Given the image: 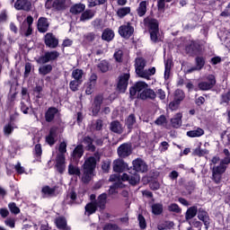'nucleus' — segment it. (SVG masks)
Returning a JSON list of instances; mask_svg holds the SVG:
<instances>
[{"mask_svg":"<svg viewBox=\"0 0 230 230\" xmlns=\"http://www.w3.org/2000/svg\"><path fill=\"white\" fill-rule=\"evenodd\" d=\"M84 184H89L93 179L94 170H96V158L94 156L88 157L82 165Z\"/></svg>","mask_w":230,"mask_h":230,"instance_id":"1","label":"nucleus"},{"mask_svg":"<svg viewBox=\"0 0 230 230\" xmlns=\"http://www.w3.org/2000/svg\"><path fill=\"white\" fill-rule=\"evenodd\" d=\"M217 85V77L213 74L208 75L203 81L198 84L199 91H211Z\"/></svg>","mask_w":230,"mask_h":230,"instance_id":"2","label":"nucleus"},{"mask_svg":"<svg viewBox=\"0 0 230 230\" xmlns=\"http://www.w3.org/2000/svg\"><path fill=\"white\" fill-rule=\"evenodd\" d=\"M60 57V52L57 50L46 51L44 55L36 59L37 64H49V62H57Z\"/></svg>","mask_w":230,"mask_h":230,"instance_id":"3","label":"nucleus"},{"mask_svg":"<svg viewBox=\"0 0 230 230\" xmlns=\"http://www.w3.org/2000/svg\"><path fill=\"white\" fill-rule=\"evenodd\" d=\"M129 80L130 73H123L119 76L116 91L119 92V94H125L127 93Z\"/></svg>","mask_w":230,"mask_h":230,"instance_id":"4","label":"nucleus"},{"mask_svg":"<svg viewBox=\"0 0 230 230\" xmlns=\"http://www.w3.org/2000/svg\"><path fill=\"white\" fill-rule=\"evenodd\" d=\"M46 6L53 8L55 12H64L67 9V0H47Z\"/></svg>","mask_w":230,"mask_h":230,"instance_id":"5","label":"nucleus"},{"mask_svg":"<svg viewBox=\"0 0 230 230\" xmlns=\"http://www.w3.org/2000/svg\"><path fill=\"white\" fill-rule=\"evenodd\" d=\"M185 51L187 55H199L202 53V44L199 40H191L190 44L186 45Z\"/></svg>","mask_w":230,"mask_h":230,"instance_id":"6","label":"nucleus"},{"mask_svg":"<svg viewBox=\"0 0 230 230\" xmlns=\"http://www.w3.org/2000/svg\"><path fill=\"white\" fill-rule=\"evenodd\" d=\"M119 35L122 39H130L134 35V26H132V23L128 22L126 24L120 25L119 27Z\"/></svg>","mask_w":230,"mask_h":230,"instance_id":"7","label":"nucleus"},{"mask_svg":"<svg viewBox=\"0 0 230 230\" xmlns=\"http://www.w3.org/2000/svg\"><path fill=\"white\" fill-rule=\"evenodd\" d=\"M133 170L137 173H146L148 172V164L142 158H136L132 162Z\"/></svg>","mask_w":230,"mask_h":230,"instance_id":"8","label":"nucleus"},{"mask_svg":"<svg viewBox=\"0 0 230 230\" xmlns=\"http://www.w3.org/2000/svg\"><path fill=\"white\" fill-rule=\"evenodd\" d=\"M117 154L119 159H127V157H129V155H132V145L128 143L121 144L117 148Z\"/></svg>","mask_w":230,"mask_h":230,"instance_id":"9","label":"nucleus"},{"mask_svg":"<svg viewBox=\"0 0 230 230\" xmlns=\"http://www.w3.org/2000/svg\"><path fill=\"white\" fill-rule=\"evenodd\" d=\"M145 67H146V60H145L143 58H137L135 61V72L140 78L141 76H146Z\"/></svg>","mask_w":230,"mask_h":230,"instance_id":"10","label":"nucleus"},{"mask_svg":"<svg viewBox=\"0 0 230 230\" xmlns=\"http://www.w3.org/2000/svg\"><path fill=\"white\" fill-rule=\"evenodd\" d=\"M43 40L47 48H50L51 49L58 48V39L53 35V32H48L44 36Z\"/></svg>","mask_w":230,"mask_h":230,"instance_id":"11","label":"nucleus"},{"mask_svg":"<svg viewBox=\"0 0 230 230\" xmlns=\"http://www.w3.org/2000/svg\"><path fill=\"white\" fill-rule=\"evenodd\" d=\"M148 87V84L145 81H138L134 84L133 86L129 88V94L132 98L137 94V93H141V91H144Z\"/></svg>","mask_w":230,"mask_h":230,"instance_id":"12","label":"nucleus"},{"mask_svg":"<svg viewBox=\"0 0 230 230\" xmlns=\"http://www.w3.org/2000/svg\"><path fill=\"white\" fill-rule=\"evenodd\" d=\"M126 170H128V164L125 163L123 158H118L113 162V172L115 173H123Z\"/></svg>","mask_w":230,"mask_h":230,"instance_id":"13","label":"nucleus"},{"mask_svg":"<svg viewBox=\"0 0 230 230\" xmlns=\"http://www.w3.org/2000/svg\"><path fill=\"white\" fill-rule=\"evenodd\" d=\"M59 112L58 108L54 106L49 107L45 111V121L47 123H53V121H55V118H57Z\"/></svg>","mask_w":230,"mask_h":230,"instance_id":"14","label":"nucleus"},{"mask_svg":"<svg viewBox=\"0 0 230 230\" xmlns=\"http://www.w3.org/2000/svg\"><path fill=\"white\" fill-rule=\"evenodd\" d=\"M137 98L140 100H155L157 93L152 88H145L140 93L137 94Z\"/></svg>","mask_w":230,"mask_h":230,"instance_id":"15","label":"nucleus"},{"mask_svg":"<svg viewBox=\"0 0 230 230\" xmlns=\"http://www.w3.org/2000/svg\"><path fill=\"white\" fill-rule=\"evenodd\" d=\"M103 103V96L102 94H98L94 97L93 104V116H98L100 111H102V104Z\"/></svg>","mask_w":230,"mask_h":230,"instance_id":"16","label":"nucleus"},{"mask_svg":"<svg viewBox=\"0 0 230 230\" xmlns=\"http://www.w3.org/2000/svg\"><path fill=\"white\" fill-rule=\"evenodd\" d=\"M93 202L99 211H104L105 208H107V193H102L98 196L97 200Z\"/></svg>","mask_w":230,"mask_h":230,"instance_id":"17","label":"nucleus"},{"mask_svg":"<svg viewBox=\"0 0 230 230\" xmlns=\"http://www.w3.org/2000/svg\"><path fill=\"white\" fill-rule=\"evenodd\" d=\"M56 168L58 173H64L66 172V155H58L56 157Z\"/></svg>","mask_w":230,"mask_h":230,"instance_id":"18","label":"nucleus"},{"mask_svg":"<svg viewBox=\"0 0 230 230\" xmlns=\"http://www.w3.org/2000/svg\"><path fill=\"white\" fill-rule=\"evenodd\" d=\"M14 8L16 10L30 12V10H31V2H30L29 0H16V2L14 3Z\"/></svg>","mask_w":230,"mask_h":230,"instance_id":"19","label":"nucleus"},{"mask_svg":"<svg viewBox=\"0 0 230 230\" xmlns=\"http://www.w3.org/2000/svg\"><path fill=\"white\" fill-rule=\"evenodd\" d=\"M38 31L40 33H46L49 29V22H48V18L40 17L37 23Z\"/></svg>","mask_w":230,"mask_h":230,"instance_id":"20","label":"nucleus"},{"mask_svg":"<svg viewBox=\"0 0 230 230\" xmlns=\"http://www.w3.org/2000/svg\"><path fill=\"white\" fill-rule=\"evenodd\" d=\"M198 218L203 222L204 226L208 227L209 226V214L203 208L198 209Z\"/></svg>","mask_w":230,"mask_h":230,"instance_id":"21","label":"nucleus"},{"mask_svg":"<svg viewBox=\"0 0 230 230\" xmlns=\"http://www.w3.org/2000/svg\"><path fill=\"white\" fill-rule=\"evenodd\" d=\"M83 143L86 145V150L88 152H96V146H94V139L90 136H85L83 137Z\"/></svg>","mask_w":230,"mask_h":230,"instance_id":"22","label":"nucleus"},{"mask_svg":"<svg viewBox=\"0 0 230 230\" xmlns=\"http://www.w3.org/2000/svg\"><path fill=\"white\" fill-rule=\"evenodd\" d=\"M137 123V119H136V114L131 113L128 116V118L125 119V126L128 129V132H132L134 128V125Z\"/></svg>","mask_w":230,"mask_h":230,"instance_id":"23","label":"nucleus"},{"mask_svg":"<svg viewBox=\"0 0 230 230\" xmlns=\"http://www.w3.org/2000/svg\"><path fill=\"white\" fill-rule=\"evenodd\" d=\"M56 191L57 186L51 188L49 185H45L41 189V193L43 197H57Z\"/></svg>","mask_w":230,"mask_h":230,"instance_id":"24","label":"nucleus"},{"mask_svg":"<svg viewBox=\"0 0 230 230\" xmlns=\"http://www.w3.org/2000/svg\"><path fill=\"white\" fill-rule=\"evenodd\" d=\"M84 145L79 144L73 150L71 156L73 157V159H82V157L84 156Z\"/></svg>","mask_w":230,"mask_h":230,"instance_id":"25","label":"nucleus"},{"mask_svg":"<svg viewBox=\"0 0 230 230\" xmlns=\"http://www.w3.org/2000/svg\"><path fill=\"white\" fill-rule=\"evenodd\" d=\"M199 213V208L197 206L190 207L185 212V220H191L195 218Z\"/></svg>","mask_w":230,"mask_h":230,"instance_id":"26","label":"nucleus"},{"mask_svg":"<svg viewBox=\"0 0 230 230\" xmlns=\"http://www.w3.org/2000/svg\"><path fill=\"white\" fill-rule=\"evenodd\" d=\"M110 130L114 132V134H121L123 132L121 122H119V120L111 121L110 124Z\"/></svg>","mask_w":230,"mask_h":230,"instance_id":"27","label":"nucleus"},{"mask_svg":"<svg viewBox=\"0 0 230 230\" xmlns=\"http://www.w3.org/2000/svg\"><path fill=\"white\" fill-rule=\"evenodd\" d=\"M102 39L106 42H111V40H114V31L109 28L105 29L102 31Z\"/></svg>","mask_w":230,"mask_h":230,"instance_id":"28","label":"nucleus"},{"mask_svg":"<svg viewBox=\"0 0 230 230\" xmlns=\"http://www.w3.org/2000/svg\"><path fill=\"white\" fill-rule=\"evenodd\" d=\"M85 11L84 4H75L70 7V13L73 15H78V13H82V12Z\"/></svg>","mask_w":230,"mask_h":230,"instance_id":"29","label":"nucleus"},{"mask_svg":"<svg viewBox=\"0 0 230 230\" xmlns=\"http://www.w3.org/2000/svg\"><path fill=\"white\" fill-rule=\"evenodd\" d=\"M94 11L91 10V9H87L85 11H83L81 16H80V21L82 22H85V21H91V19H93V17H94Z\"/></svg>","mask_w":230,"mask_h":230,"instance_id":"30","label":"nucleus"},{"mask_svg":"<svg viewBox=\"0 0 230 230\" xmlns=\"http://www.w3.org/2000/svg\"><path fill=\"white\" fill-rule=\"evenodd\" d=\"M38 71H39V75H41V76H46V75H49V73L53 71V65L51 64L43 65L39 67Z\"/></svg>","mask_w":230,"mask_h":230,"instance_id":"31","label":"nucleus"},{"mask_svg":"<svg viewBox=\"0 0 230 230\" xmlns=\"http://www.w3.org/2000/svg\"><path fill=\"white\" fill-rule=\"evenodd\" d=\"M72 78L84 84V70L75 68L72 71Z\"/></svg>","mask_w":230,"mask_h":230,"instance_id":"32","label":"nucleus"},{"mask_svg":"<svg viewBox=\"0 0 230 230\" xmlns=\"http://www.w3.org/2000/svg\"><path fill=\"white\" fill-rule=\"evenodd\" d=\"M55 224L58 229H66L67 227V220L64 216L58 217L55 219Z\"/></svg>","mask_w":230,"mask_h":230,"instance_id":"33","label":"nucleus"},{"mask_svg":"<svg viewBox=\"0 0 230 230\" xmlns=\"http://www.w3.org/2000/svg\"><path fill=\"white\" fill-rule=\"evenodd\" d=\"M147 4L148 3L146 0L139 3L138 8L137 9V13L138 17H144V15L146 14Z\"/></svg>","mask_w":230,"mask_h":230,"instance_id":"34","label":"nucleus"},{"mask_svg":"<svg viewBox=\"0 0 230 230\" xmlns=\"http://www.w3.org/2000/svg\"><path fill=\"white\" fill-rule=\"evenodd\" d=\"M182 123V114L178 113L171 119V125L173 128H179Z\"/></svg>","mask_w":230,"mask_h":230,"instance_id":"35","label":"nucleus"},{"mask_svg":"<svg viewBox=\"0 0 230 230\" xmlns=\"http://www.w3.org/2000/svg\"><path fill=\"white\" fill-rule=\"evenodd\" d=\"M153 215L159 216L163 215V211L164 208L163 207V203H155L151 206Z\"/></svg>","mask_w":230,"mask_h":230,"instance_id":"36","label":"nucleus"},{"mask_svg":"<svg viewBox=\"0 0 230 230\" xmlns=\"http://www.w3.org/2000/svg\"><path fill=\"white\" fill-rule=\"evenodd\" d=\"M188 137H200L204 136V129L197 128L196 129L187 131Z\"/></svg>","mask_w":230,"mask_h":230,"instance_id":"37","label":"nucleus"},{"mask_svg":"<svg viewBox=\"0 0 230 230\" xmlns=\"http://www.w3.org/2000/svg\"><path fill=\"white\" fill-rule=\"evenodd\" d=\"M66 199H70V200L67 202L68 206H75V204H78L76 201L78 199V194H76V191L71 190L67 195Z\"/></svg>","mask_w":230,"mask_h":230,"instance_id":"38","label":"nucleus"},{"mask_svg":"<svg viewBox=\"0 0 230 230\" xmlns=\"http://www.w3.org/2000/svg\"><path fill=\"white\" fill-rule=\"evenodd\" d=\"M195 65L199 71H202V69H204V66H206V58L202 56H197L195 58Z\"/></svg>","mask_w":230,"mask_h":230,"instance_id":"39","label":"nucleus"},{"mask_svg":"<svg viewBox=\"0 0 230 230\" xmlns=\"http://www.w3.org/2000/svg\"><path fill=\"white\" fill-rule=\"evenodd\" d=\"M147 26L149 31H159V21L157 19L149 20Z\"/></svg>","mask_w":230,"mask_h":230,"instance_id":"40","label":"nucleus"},{"mask_svg":"<svg viewBox=\"0 0 230 230\" xmlns=\"http://www.w3.org/2000/svg\"><path fill=\"white\" fill-rule=\"evenodd\" d=\"M84 209L88 215H94L96 211H98V208L96 207V203L94 201H91L84 207Z\"/></svg>","mask_w":230,"mask_h":230,"instance_id":"41","label":"nucleus"},{"mask_svg":"<svg viewBox=\"0 0 230 230\" xmlns=\"http://www.w3.org/2000/svg\"><path fill=\"white\" fill-rule=\"evenodd\" d=\"M68 173L70 175H75L76 177H80L82 175V172L80 171V167L70 164L68 165Z\"/></svg>","mask_w":230,"mask_h":230,"instance_id":"42","label":"nucleus"},{"mask_svg":"<svg viewBox=\"0 0 230 230\" xmlns=\"http://www.w3.org/2000/svg\"><path fill=\"white\" fill-rule=\"evenodd\" d=\"M230 103V90L223 93L220 95V105H229Z\"/></svg>","mask_w":230,"mask_h":230,"instance_id":"43","label":"nucleus"},{"mask_svg":"<svg viewBox=\"0 0 230 230\" xmlns=\"http://www.w3.org/2000/svg\"><path fill=\"white\" fill-rule=\"evenodd\" d=\"M97 67L100 69L101 73H107L111 68V65L109 64V61L103 59L98 64Z\"/></svg>","mask_w":230,"mask_h":230,"instance_id":"44","label":"nucleus"},{"mask_svg":"<svg viewBox=\"0 0 230 230\" xmlns=\"http://www.w3.org/2000/svg\"><path fill=\"white\" fill-rule=\"evenodd\" d=\"M33 155L36 159H42V145L36 144L33 149Z\"/></svg>","mask_w":230,"mask_h":230,"instance_id":"45","label":"nucleus"},{"mask_svg":"<svg viewBox=\"0 0 230 230\" xmlns=\"http://www.w3.org/2000/svg\"><path fill=\"white\" fill-rule=\"evenodd\" d=\"M226 170H227V166L222 165V164H219V165L213 167L212 173H217L219 175H224V173H226Z\"/></svg>","mask_w":230,"mask_h":230,"instance_id":"46","label":"nucleus"},{"mask_svg":"<svg viewBox=\"0 0 230 230\" xmlns=\"http://www.w3.org/2000/svg\"><path fill=\"white\" fill-rule=\"evenodd\" d=\"M130 13V7H120L117 11V15L120 19H123V17L128 15Z\"/></svg>","mask_w":230,"mask_h":230,"instance_id":"47","label":"nucleus"},{"mask_svg":"<svg viewBox=\"0 0 230 230\" xmlns=\"http://www.w3.org/2000/svg\"><path fill=\"white\" fill-rule=\"evenodd\" d=\"M167 209L168 211H170V213H176L178 215L182 213V208H181V207H179L177 203H172L167 207Z\"/></svg>","mask_w":230,"mask_h":230,"instance_id":"48","label":"nucleus"},{"mask_svg":"<svg viewBox=\"0 0 230 230\" xmlns=\"http://www.w3.org/2000/svg\"><path fill=\"white\" fill-rule=\"evenodd\" d=\"M107 0H88V8H94V6H102L106 4Z\"/></svg>","mask_w":230,"mask_h":230,"instance_id":"49","label":"nucleus"},{"mask_svg":"<svg viewBox=\"0 0 230 230\" xmlns=\"http://www.w3.org/2000/svg\"><path fill=\"white\" fill-rule=\"evenodd\" d=\"M195 188H197V183L193 181H190L185 184V190L189 195H191L195 191Z\"/></svg>","mask_w":230,"mask_h":230,"instance_id":"50","label":"nucleus"},{"mask_svg":"<svg viewBox=\"0 0 230 230\" xmlns=\"http://www.w3.org/2000/svg\"><path fill=\"white\" fill-rule=\"evenodd\" d=\"M186 98V95L184 94V91L181 89H177L174 93V100L180 102V103Z\"/></svg>","mask_w":230,"mask_h":230,"instance_id":"51","label":"nucleus"},{"mask_svg":"<svg viewBox=\"0 0 230 230\" xmlns=\"http://www.w3.org/2000/svg\"><path fill=\"white\" fill-rule=\"evenodd\" d=\"M82 84V82L74 79L69 83V87L73 91V93H76V91H78V87H80Z\"/></svg>","mask_w":230,"mask_h":230,"instance_id":"52","label":"nucleus"},{"mask_svg":"<svg viewBox=\"0 0 230 230\" xmlns=\"http://www.w3.org/2000/svg\"><path fill=\"white\" fill-rule=\"evenodd\" d=\"M8 208L13 215H19V213H21V208L17 207V204H15V202L9 203Z\"/></svg>","mask_w":230,"mask_h":230,"instance_id":"53","label":"nucleus"},{"mask_svg":"<svg viewBox=\"0 0 230 230\" xmlns=\"http://www.w3.org/2000/svg\"><path fill=\"white\" fill-rule=\"evenodd\" d=\"M113 58L115 59L116 62H118L119 64H121V62H123V50L119 49L115 51L113 55Z\"/></svg>","mask_w":230,"mask_h":230,"instance_id":"54","label":"nucleus"},{"mask_svg":"<svg viewBox=\"0 0 230 230\" xmlns=\"http://www.w3.org/2000/svg\"><path fill=\"white\" fill-rule=\"evenodd\" d=\"M149 33H150V39L152 42H154L155 44H157V42H160L159 31H149Z\"/></svg>","mask_w":230,"mask_h":230,"instance_id":"55","label":"nucleus"},{"mask_svg":"<svg viewBox=\"0 0 230 230\" xmlns=\"http://www.w3.org/2000/svg\"><path fill=\"white\" fill-rule=\"evenodd\" d=\"M146 76H140V78H145L146 80H150V76H154L155 75V66L148 68V70H144Z\"/></svg>","mask_w":230,"mask_h":230,"instance_id":"56","label":"nucleus"},{"mask_svg":"<svg viewBox=\"0 0 230 230\" xmlns=\"http://www.w3.org/2000/svg\"><path fill=\"white\" fill-rule=\"evenodd\" d=\"M137 220L140 229H145L146 227V219L145 218V216H143V214H139Z\"/></svg>","mask_w":230,"mask_h":230,"instance_id":"57","label":"nucleus"},{"mask_svg":"<svg viewBox=\"0 0 230 230\" xmlns=\"http://www.w3.org/2000/svg\"><path fill=\"white\" fill-rule=\"evenodd\" d=\"M139 181H140L139 175L134 174V175L129 176V181L128 182H129V184H131V186H136V185L138 184Z\"/></svg>","mask_w":230,"mask_h":230,"instance_id":"58","label":"nucleus"},{"mask_svg":"<svg viewBox=\"0 0 230 230\" xmlns=\"http://www.w3.org/2000/svg\"><path fill=\"white\" fill-rule=\"evenodd\" d=\"M149 188L152 190V191H157V190L161 189V183H159L157 181H152L149 182Z\"/></svg>","mask_w":230,"mask_h":230,"instance_id":"59","label":"nucleus"},{"mask_svg":"<svg viewBox=\"0 0 230 230\" xmlns=\"http://www.w3.org/2000/svg\"><path fill=\"white\" fill-rule=\"evenodd\" d=\"M42 91H43V88L41 85H36L33 88V93H36V98H38V100H40V98H42V96H43Z\"/></svg>","mask_w":230,"mask_h":230,"instance_id":"60","label":"nucleus"},{"mask_svg":"<svg viewBox=\"0 0 230 230\" xmlns=\"http://www.w3.org/2000/svg\"><path fill=\"white\" fill-rule=\"evenodd\" d=\"M211 180L215 184H220L222 182V174H217V172H212Z\"/></svg>","mask_w":230,"mask_h":230,"instance_id":"61","label":"nucleus"},{"mask_svg":"<svg viewBox=\"0 0 230 230\" xmlns=\"http://www.w3.org/2000/svg\"><path fill=\"white\" fill-rule=\"evenodd\" d=\"M12 132H13V126H12V122H8V124L4 127V133L5 136H10Z\"/></svg>","mask_w":230,"mask_h":230,"instance_id":"62","label":"nucleus"},{"mask_svg":"<svg viewBox=\"0 0 230 230\" xmlns=\"http://www.w3.org/2000/svg\"><path fill=\"white\" fill-rule=\"evenodd\" d=\"M164 123H166V116L164 115H160L155 120V124L158 125L159 127H161V125H164Z\"/></svg>","mask_w":230,"mask_h":230,"instance_id":"63","label":"nucleus"},{"mask_svg":"<svg viewBox=\"0 0 230 230\" xmlns=\"http://www.w3.org/2000/svg\"><path fill=\"white\" fill-rule=\"evenodd\" d=\"M103 230H118V225L116 224H106Z\"/></svg>","mask_w":230,"mask_h":230,"instance_id":"64","label":"nucleus"}]
</instances>
